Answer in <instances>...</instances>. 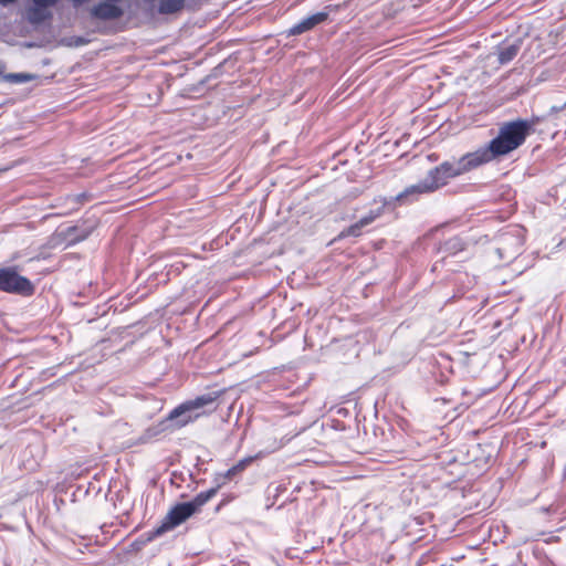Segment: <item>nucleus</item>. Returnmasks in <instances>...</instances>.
<instances>
[{
    "label": "nucleus",
    "instance_id": "17",
    "mask_svg": "<svg viewBox=\"0 0 566 566\" xmlns=\"http://www.w3.org/2000/svg\"><path fill=\"white\" fill-rule=\"evenodd\" d=\"M565 106H566V104H564V105H562V106H559V107H557V106H553V107L551 108V112L547 114V119H548V120L553 119V116H554L556 113H558L559 111H563V109L565 108Z\"/></svg>",
    "mask_w": 566,
    "mask_h": 566
},
{
    "label": "nucleus",
    "instance_id": "11",
    "mask_svg": "<svg viewBox=\"0 0 566 566\" xmlns=\"http://www.w3.org/2000/svg\"><path fill=\"white\" fill-rule=\"evenodd\" d=\"M218 488H212L207 491L198 493L192 501L189 503L192 505L193 511L197 512L208 501H210L217 494Z\"/></svg>",
    "mask_w": 566,
    "mask_h": 566
},
{
    "label": "nucleus",
    "instance_id": "6",
    "mask_svg": "<svg viewBox=\"0 0 566 566\" xmlns=\"http://www.w3.org/2000/svg\"><path fill=\"white\" fill-rule=\"evenodd\" d=\"M195 513L196 512L193 511V507L190 503L184 502L177 504L169 511L161 525L155 531V534L161 535L165 532L172 530L174 527L184 523Z\"/></svg>",
    "mask_w": 566,
    "mask_h": 566
},
{
    "label": "nucleus",
    "instance_id": "19",
    "mask_svg": "<svg viewBox=\"0 0 566 566\" xmlns=\"http://www.w3.org/2000/svg\"><path fill=\"white\" fill-rule=\"evenodd\" d=\"M72 3L75 6V7H78L85 2H87L88 0H71Z\"/></svg>",
    "mask_w": 566,
    "mask_h": 566
},
{
    "label": "nucleus",
    "instance_id": "5",
    "mask_svg": "<svg viewBox=\"0 0 566 566\" xmlns=\"http://www.w3.org/2000/svg\"><path fill=\"white\" fill-rule=\"evenodd\" d=\"M219 397L220 392L218 391L207 392L201 396H198L195 399L188 400L178 406L177 408H175L170 412L169 418L176 419L179 417H185L184 419L180 420V424L185 426L188 422L200 417L201 413L198 412L199 409L212 405Z\"/></svg>",
    "mask_w": 566,
    "mask_h": 566
},
{
    "label": "nucleus",
    "instance_id": "3",
    "mask_svg": "<svg viewBox=\"0 0 566 566\" xmlns=\"http://www.w3.org/2000/svg\"><path fill=\"white\" fill-rule=\"evenodd\" d=\"M525 239V229L521 226H510L494 239V251L501 261H513L521 252Z\"/></svg>",
    "mask_w": 566,
    "mask_h": 566
},
{
    "label": "nucleus",
    "instance_id": "7",
    "mask_svg": "<svg viewBox=\"0 0 566 566\" xmlns=\"http://www.w3.org/2000/svg\"><path fill=\"white\" fill-rule=\"evenodd\" d=\"M92 17L99 20H115L123 15V10L114 3L101 2L91 9Z\"/></svg>",
    "mask_w": 566,
    "mask_h": 566
},
{
    "label": "nucleus",
    "instance_id": "12",
    "mask_svg": "<svg viewBox=\"0 0 566 566\" xmlns=\"http://www.w3.org/2000/svg\"><path fill=\"white\" fill-rule=\"evenodd\" d=\"M465 247L467 243L460 237H454L444 242L443 250L449 254H457L465 250Z\"/></svg>",
    "mask_w": 566,
    "mask_h": 566
},
{
    "label": "nucleus",
    "instance_id": "21",
    "mask_svg": "<svg viewBox=\"0 0 566 566\" xmlns=\"http://www.w3.org/2000/svg\"><path fill=\"white\" fill-rule=\"evenodd\" d=\"M84 41L82 39H78V41L76 42V44H83Z\"/></svg>",
    "mask_w": 566,
    "mask_h": 566
},
{
    "label": "nucleus",
    "instance_id": "14",
    "mask_svg": "<svg viewBox=\"0 0 566 566\" xmlns=\"http://www.w3.org/2000/svg\"><path fill=\"white\" fill-rule=\"evenodd\" d=\"M365 227H367V226L366 224H360V219H359L356 223H354V224L349 226L348 228L344 229L340 232L339 237L340 238L359 237L361 234L363 228H365Z\"/></svg>",
    "mask_w": 566,
    "mask_h": 566
},
{
    "label": "nucleus",
    "instance_id": "9",
    "mask_svg": "<svg viewBox=\"0 0 566 566\" xmlns=\"http://www.w3.org/2000/svg\"><path fill=\"white\" fill-rule=\"evenodd\" d=\"M521 50V41L517 40L512 44H509L499 51V62L500 64L510 63L520 52Z\"/></svg>",
    "mask_w": 566,
    "mask_h": 566
},
{
    "label": "nucleus",
    "instance_id": "18",
    "mask_svg": "<svg viewBox=\"0 0 566 566\" xmlns=\"http://www.w3.org/2000/svg\"><path fill=\"white\" fill-rule=\"evenodd\" d=\"M243 469V464H238L235 467H232L231 469H229L226 473V476L227 478H231L232 475H234L239 470H242Z\"/></svg>",
    "mask_w": 566,
    "mask_h": 566
},
{
    "label": "nucleus",
    "instance_id": "8",
    "mask_svg": "<svg viewBox=\"0 0 566 566\" xmlns=\"http://www.w3.org/2000/svg\"><path fill=\"white\" fill-rule=\"evenodd\" d=\"M328 14L326 12H317L314 13L303 20H301L298 23L294 24L290 31V35H298L304 32H307L315 28L316 25L321 24L327 19Z\"/></svg>",
    "mask_w": 566,
    "mask_h": 566
},
{
    "label": "nucleus",
    "instance_id": "4",
    "mask_svg": "<svg viewBox=\"0 0 566 566\" xmlns=\"http://www.w3.org/2000/svg\"><path fill=\"white\" fill-rule=\"evenodd\" d=\"M33 283L25 276L18 273L17 268H0V291L18 294L22 296H31L34 293Z\"/></svg>",
    "mask_w": 566,
    "mask_h": 566
},
{
    "label": "nucleus",
    "instance_id": "15",
    "mask_svg": "<svg viewBox=\"0 0 566 566\" xmlns=\"http://www.w3.org/2000/svg\"><path fill=\"white\" fill-rule=\"evenodd\" d=\"M10 78L14 80L15 82L18 83H23V82H28L31 80V75L29 74H25V73H15V74H11L9 75Z\"/></svg>",
    "mask_w": 566,
    "mask_h": 566
},
{
    "label": "nucleus",
    "instance_id": "13",
    "mask_svg": "<svg viewBox=\"0 0 566 566\" xmlns=\"http://www.w3.org/2000/svg\"><path fill=\"white\" fill-rule=\"evenodd\" d=\"M387 201L386 199H384L382 205L380 207H378L375 210H370L367 216L360 218V224L369 226L370 223H373L377 218H379L384 213Z\"/></svg>",
    "mask_w": 566,
    "mask_h": 566
},
{
    "label": "nucleus",
    "instance_id": "10",
    "mask_svg": "<svg viewBox=\"0 0 566 566\" xmlns=\"http://www.w3.org/2000/svg\"><path fill=\"white\" fill-rule=\"evenodd\" d=\"M185 7V0H159L158 11L161 14L179 12Z\"/></svg>",
    "mask_w": 566,
    "mask_h": 566
},
{
    "label": "nucleus",
    "instance_id": "16",
    "mask_svg": "<svg viewBox=\"0 0 566 566\" xmlns=\"http://www.w3.org/2000/svg\"><path fill=\"white\" fill-rule=\"evenodd\" d=\"M36 7L49 8L57 3L59 0H32Z\"/></svg>",
    "mask_w": 566,
    "mask_h": 566
},
{
    "label": "nucleus",
    "instance_id": "1",
    "mask_svg": "<svg viewBox=\"0 0 566 566\" xmlns=\"http://www.w3.org/2000/svg\"><path fill=\"white\" fill-rule=\"evenodd\" d=\"M481 167L473 151L464 154L459 159L446 160L430 169L421 181L407 187L397 195L396 200L415 199L420 195L431 193L446 186L450 179L460 177L473 169Z\"/></svg>",
    "mask_w": 566,
    "mask_h": 566
},
{
    "label": "nucleus",
    "instance_id": "20",
    "mask_svg": "<svg viewBox=\"0 0 566 566\" xmlns=\"http://www.w3.org/2000/svg\"><path fill=\"white\" fill-rule=\"evenodd\" d=\"M14 1L15 0H0V4L1 6H8V4H10V3L14 2Z\"/></svg>",
    "mask_w": 566,
    "mask_h": 566
},
{
    "label": "nucleus",
    "instance_id": "2",
    "mask_svg": "<svg viewBox=\"0 0 566 566\" xmlns=\"http://www.w3.org/2000/svg\"><path fill=\"white\" fill-rule=\"evenodd\" d=\"M531 127V123L523 119L502 124L496 137L473 151L480 165H485L517 149L524 144Z\"/></svg>",
    "mask_w": 566,
    "mask_h": 566
}]
</instances>
